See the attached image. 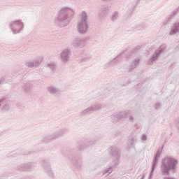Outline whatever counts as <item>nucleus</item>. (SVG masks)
I'll return each instance as SVG.
<instances>
[{"label":"nucleus","mask_w":179,"mask_h":179,"mask_svg":"<svg viewBox=\"0 0 179 179\" xmlns=\"http://www.w3.org/2000/svg\"><path fill=\"white\" fill-rule=\"evenodd\" d=\"M8 26L13 34H19L24 29V22L22 20L11 21Z\"/></svg>","instance_id":"nucleus-5"},{"label":"nucleus","mask_w":179,"mask_h":179,"mask_svg":"<svg viewBox=\"0 0 179 179\" xmlns=\"http://www.w3.org/2000/svg\"><path fill=\"white\" fill-rule=\"evenodd\" d=\"M138 50H139V47H137V48H136L135 49H134V50H132V52H136V51H138Z\"/></svg>","instance_id":"nucleus-36"},{"label":"nucleus","mask_w":179,"mask_h":179,"mask_svg":"<svg viewBox=\"0 0 179 179\" xmlns=\"http://www.w3.org/2000/svg\"><path fill=\"white\" fill-rule=\"evenodd\" d=\"M131 112L129 110H124L122 112H119L111 116V119L113 120V122H118L120 120H122L124 118H127Z\"/></svg>","instance_id":"nucleus-10"},{"label":"nucleus","mask_w":179,"mask_h":179,"mask_svg":"<svg viewBox=\"0 0 179 179\" xmlns=\"http://www.w3.org/2000/svg\"><path fill=\"white\" fill-rule=\"evenodd\" d=\"M141 139L143 141V142H145V141H148V135H146V134H143L141 136Z\"/></svg>","instance_id":"nucleus-30"},{"label":"nucleus","mask_w":179,"mask_h":179,"mask_svg":"<svg viewBox=\"0 0 179 179\" xmlns=\"http://www.w3.org/2000/svg\"><path fill=\"white\" fill-rule=\"evenodd\" d=\"M141 0H131V2H133L134 5L132 6V9H134L135 5H137V3H139V1Z\"/></svg>","instance_id":"nucleus-31"},{"label":"nucleus","mask_w":179,"mask_h":179,"mask_svg":"<svg viewBox=\"0 0 179 179\" xmlns=\"http://www.w3.org/2000/svg\"><path fill=\"white\" fill-rule=\"evenodd\" d=\"M47 90L48 92V93H50V94H59V93H61V90H59V88H57V87H54V86H49L47 88Z\"/></svg>","instance_id":"nucleus-16"},{"label":"nucleus","mask_w":179,"mask_h":179,"mask_svg":"<svg viewBox=\"0 0 179 179\" xmlns=\"http://www.w3.org/2000/svg\"><path fill=\"white\" fill-rule=\"evenodd\" d=\"M162 52H163V49L159 48L157 50L148 61V65H152L153 64V62H156L159 59V57H160V54H162Z\"/></svg>","instance_id":"nucleus-13"},{"label":"nucleus","mask_w":179,"mask_h":179,"mask_svg":"<svg viewBox=\"0 0 179 179\" xmlns=\"http://www.w3.org/2000/svg\"><path fill=\"white\" fill-rule=\"evenodd\" d=\"M122 55H124V52L120 53L117 57L108 62L106 65L108 66H114L115 64L120 62V61L122 59Z\"/></svg>","instance_id":"nucleus-14"},{"label":"nucleus","mask_w":179,"mask_h":179,"mask_svg":"<svg viewBox=\"0 0 179 179\" xmlns=\"http://www.w3.org/2000/svg\"><path fill=\"white\" fill-rule=\"evenodd\" d=\"M43 169L46 173H48V176H50V177H54V173H52V170L51 169V166L49 165V164L44 163Z\"/></svg>","instance_id":"nucleus-21"},{"label":"nucleus","mask_w":179,"mask_h":179,"mask_svg":"<svg viewBox=\"0 0 179 179\" xmlns=\"http://www.w3.org/2000/svg\"><path fill=\"white\" fill-rule=\"evenodd\" d=\"M91 145H93V141L90 138L84 139L78 143V149L83 150L89 148Z\"/></svg>","instance_id":"nucleus-12"},{"label":"nucleus","mask_w":179,"mask_h":179,"mask_svg":"<svg viewBox=\"0 0 179 179\" xmlns=\"http://www.w3.org/2000/svg\"><path fill=\"white\" fill-rule=\"evenodd\" d=\"M92 108L94 109V111H99V110L103 108V105L101 103H95L92 105Z\"/></svg>","instance_id":"nucleus-28"},{"label":"nucleus","mask_w":179,"mask_h":179,"mask_svg":"<svg viewBox=\"0 0 179 179\" xmlns=\"http://www.w3.org/2000/svg\"><path fill=\"white\" fill-rule=\"evenodd\" d=\"M71 55H72V51L69 48L64 49L60 53V59L62 62L66 64L71 59Z\"/></svg>","instance_id":"nucleus-8"},{"label":"nucleus","mask_w":179,"mask_h":179,"mask_svg":"<svg viewBox=\"0 0 179 179\" xmlns=\"http://www.w3.org/2000/svg\"><path fill=\"white\" fill-rule=\"evenodd\" d=\"M120 17V12L118 11H115L112 13L110 16V20L112 22H117Z\"/></svg>","instance_id":"nucleus-25"},{"label":"nucleus","mask_w":179,"mask_h":179,"mask_svg":"<svg viewBox=\"0 0 179 179\" xmlns=\"http://www.w3.org/2000/svg\"><path fill=\"white\" fill-rule=\"evenodd\" d=\"M108 10H110V7L103 6L101 10V13H99L100 17H104V16L107 15V12H108Z\"/></svg>","instance_id":"nucleus-24"},{"label":"nucleus","mask_w":179,"mask_h":179,"mask_svg":"<svg viewBox=\"0 0 179 179\" xmlns=\"http://www.w3.org/2000/svg\"><path fill=\"white\" fill-rule=\"evenodd\" d=\"M76 10L71 7H63L59 11L55 19V23L59 27H66L68 26L75 16Z\"/></svg>","instance_id":"nucleus-1"},{"label":"nucleus","mask_w":179,"mask_h":179,"mask_svg":"<svg viewBox=\"0 0 179 179\" xmlns=\"http://www.w3.org/2000/svg\"><path fill=\"white\" fill-rule=\"evenodd\" d=\"M31 89H33V85L30 83L24 84L22 86V90L24 93H29Z\"/></svg>","instance_id":"nucleus-23"},{"label":"nucleus","mask_w":179,"mask_h":179,"mask_svg":"<svg viewBox=\"0 0 179 179\" xmlns=\"http://www.w3.org/2000/svg\"><path fill=\"white\" fill-rule=\"evenodd\" d=\"M178 129H179V127H178Z\"/></svg>","instance_id":"nucleus-38"},{"label":"nucleus","mask_w":179,"mask_h":179,"mask_svg":"<svg viewBox=\"0 0 179 179\" xmlns=\"http://www.w3.org/2000/svg\"><path fill=\"white\" fill-rule=\"evenodd\" d=\"M178 160L171 157L164 158L161 162V171L164 176H169L171 173L176 174L177 173V165Z\"/></svg>","instance_id":"nucleus-2"},{"label":"nucleus","mask_w":179,"mask_h":179,"mask_svg":"<svg viewBox=\"0 0 179 179\" xmlns=\"http://www.w3.org/2000/svg\"><path fill=\"white\" fill-rule=\"evenodd\" d=\"M92 113H94V110L93 109V106H91L88 107L87 109H85L84 110L81 111L80 113V115L81 117H83L85 115H89L90 114H92Z\"/></svg>","instance_id":"nucleus-18"},{"label":"nucleus","mask_w":179,"mask_h":179,"mask_svg":"<svg viewBox=\"0 0 179 179\" xmlns=\"http://www.w3.org/2000/svg\"><path fill=\"white\" fill-rule=\"evenodd\" d=\"M109 154L111 156L113 161L110 163V167L106 169L103 171V176L104 174H107V173L111 174L113 170H115V166L120 164V158L121 157V155L120 154V150L118 149V148L115 146L110 147L109 148Z\"/></svg>","instance_id":"nucleus-3"},{"label":"nucleus","mask_w":179,"mask_h":179,"mask_svg":"<svg viewBox=\"0 0 179 179\" xmlns=\"http://www.w3.org/2000/svg\"><path fill=\"white\" fill-rule=\"evenodd\" d=\"M2 83H3V80L0 79V85H2Z\"/></svg>","instance_id":"nucleus-37"},{"label":"nucleus","mask_w":179,"mask_h":179,"mask_svg":"<svg viewBox=\"0 0 179 179\" xmlns=\"http://www.w3.org/2000/svg\"><path fill=\"white\" fill-rule=\"evenodd\" d=\"M47 66L50 69H55V63H54V62H49V63H48Z\"/></svg>","instance_id":"nucleus-29"},{"label":"nucleus","mask_w":179,"mask_h":179,"mask_svg":"<svg viewBox=\"0 0 179 179\" xmlns=\"http://www.w3.org/2000/svg\"><path fill=\"white\" fill-rule=\"evenodd\" d=\"M178 9H176L173 10L171 14L166 17L167 22H170L171 19H173V17H176L177 16Z\"/></svg>","instance_id":"nucleus-27"},{"label":"nucleus","mask_w":179,"mask_h":179,"mask_svg":"<svg viewBox=\"0 0 179 179\" xmlns=\"http://www.w3.org/2000/svg\"><path fill=\"white\" fill-rule=\"evenodd\" d=\"M141 63V59H135L131 64L129 66V71H134L135 69L139 66V64Z\"/></svg>","instance_id":"nucleus-19"},{"label":"nucleus","mask_w":179,"mask_h":179,"mask_svg":"<svg viewBox=\"0 0 179 179\" xmlns=\"http://www.w3.org/2000/svg\"><path fill=\"white\" fill-rule=\"evenodd\" d=\"M179 33V22H175L171 27V30L169 31L170 36H176Z\"/></svg>","instance_id":"nucleus-15"},{"label":"nucleus","mask_w":179,"mask_h":179,"mask_svg":"<svg viewBox=\"0 0 179 179\" xmlns=\"http://www.w3.org/2000/svg\"><path fill=\"white\" fill-rule=\"evenodd\" d=\"M32 169H34V166L31 163L23 164L20 168L22 171H30Z\"/></svg>","instance_id":"nucleus-20"},{"label":"nucleus","mask_w":179,"mask_h":179,"mask_svg":"<svg viewBox=\"0 0 179 179\" xmlns=\"http://www.w3.org/2000/svg\"><path fill=\"white\" fill-rule=\"evenodd\" d=\"M138 142V138L136 136L131 137L129 140V145L131 148H135V143Z\"/></svg>","instance_id":"nucleus-26"},{"label":"nucleus","mask_w":179,"mask_h":179,"mask_svg":"<svg viewBox=\"0 0 179 179\" xmlns=\"http://www.w3.org/2000/svg\"><path fill=\"white\" fill-rule=\"evenodd\" d=\"M66 132H68L67 129H60L51 134L45 136L43 138V141L45 143L51 142V141H54V139H58V138L64 136Z\"/></svg>","instance_id":"nucleus-6"},{"label":"nucleus","mask_w":179,"mask_h":179,"mask_svg":"<svg viewBox=\"0 0 179 179\" xmlns=\"http://www.w3.org/2000/svg\"><path fill=\"white\" fill-rule=\"evenodd\" d=\"M87 13L83 11L79 15V19L77 22V31L80 34H86L89 31V23L87 22Z\"/></svg>","instance_id":"nucleus-4"},{"label":"nucleus","mask_w":179,"mask_h":179,"mask_svg":"<svg viewBox=\"0 0 179 179\" xmlns=\"http://www.w3.org/2000/svg\"><path fill=\"white\" fill-rule=\"evenodd\" d=\"M73 47L75 50H80L85 47V38H76L73 42Z\"/></svg>","instance_id":"nucleus-11"},{"label":"nucleus","mask_w":179,"mask_h":179,"mask_svg":"<svg viewBox=\"0 0 179 179\" xmlns=\"http://www.w3.org/2000/svg\"><path fill=\"white\" fill-rule=\"evenodd\" d=\"M43 57H38L34 60H31L25 62V66L27 68H38L43 62Z\"/></svg>","instance_id":"nucleus-9"},{"label":"nucleus","mask_w":179,"mask_h":179,"mask_svg":"<svg viewBox=\"0 0 179 179\" xmlns=\"http://www.w3.org/2000/svg\"><path fill=\"white\" fill-rule=\"evenodd\" d=\"M89 59H90V56L83 59V62H86L87 61H89Z\"/></svg>","instance_id":"nucleus-33"},{"label":"nucleus","mask_w":179,"mask_h":179,"mask_svg":"<svg viewBox=\"0 0 179 179\" xmlns=\"http://www.w3.org/2000/svg\"><path fill=\"white\" fill-rule=\"evenodd\" d=\"M146 177V174H143L142 176H139L138 178H140V179H145Z\"/></svg>","instance_id":"nucleus-35"},{"label":"nucleus","mask_w":179,"mask_h":179,"mask_svg":"<svg viewBox=\"0 0 179 179\" xmlns=\"http://www.w3.org/2000/svg\"><path fill=\"white\" fill-rule=\"evenodd\" d=\"M134 118L132 117V115H130L129 117V120L131 121V122H134Z\"/></svg>","instance_id":"nucleus-34"},{"label":"nucleus","mask_w":179,"mask_h":179,"mask_svg":"<svg viewBox=\"0 0 179 179\" xmlns=\"http://www.w3.org/2000/svg\"><path fill=\"white\" fill-rule=\"evenodd\" d=\"M160 106H162V104H160V103H159V102L156 103L155 105V110H159V108H160Z\"/></svg>","instance_id":"nucleus-32"},{"label":"nucleus","mask_w":179,"mask_h":179,"mask_svg":"<svg viewBox=\"0 0 179 179\" xmlns=\"http://www.w3.org/2000/svg\"><path fill=\"white\" fill-rule=\"evenodd\" d=\"M3 106V110H9V105H8V99L5 98L0 99V107Z\"/></svg>","instance_id":"nucleus-22"},{"label":"nucleus","mask_w":179,"mask_h":179,"mask_svg":"<svg viewBox=\"0 0 179 179\" xmlns=\"http://www.w3.org/2000/svg\"><path fill=\"white\" fill-rule=\"evenodd\" d=\"M163 152V147H161L158 149L156 155L154 156L152 165L151 167V171L148 176V179H152L153 178V173H155V170H156V168L157 167V163L159 162V159H160V156L162 155V153Z\"/></svg>","instance_id":"nucleus-7"},{"label":"nucleus","mask_w":179,"mask_h":179,"mask_svg":"<svg viewBox=\"0 0 179 179\" xmlns=\"http://www.w3.org/2000/svg\"><path fill=\"white\" fill-rule=\"evenodd\" d=\"M71 162L76 167H78V169H80L83 166V162H82V157H77L74 159H71Z\"/></svg>","instance_id":"nucleus-17"}]
</instances>
